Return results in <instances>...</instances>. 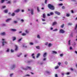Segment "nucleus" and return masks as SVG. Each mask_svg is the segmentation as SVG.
Here are the masks:
<instances>
[{
	"label": "nucleus",
	"mask_w": 77,
	"mask_h": 77,
	"mask_svg": "<svg viewBox=\"0 0 77 77\" xmlns=\"http://www.w3.org/2000/svg\"><path fill=\"white\" fill-rule=\"evenodd\" d=\"M70 50H72V47H70Z\"/></svg>",
	"instance_id": "obj_59"
},
{
	"label": "nucleus",
	"mask_w": 77,
	"mask_h": 77,
	"mask_svg": "<svg viewBox=\"0 0 77 77\" xmlns=\"http://www.w3.org/2000/svg\"><path fill=\"white\" fill-rule=\"evenodd\" d=\"M64 27V24H62V25L61 26V28H63V27Z\"/></svg>",
	"instance_id": "obj_26"
},
{
	"label": "nucleus",
	"mask_w": 77,
	"mask_h": 77,
	"mask_svg": "<svg viewBox=\"0 0 77 77\" xmlns=\"http://www.w3.org/2000/svg\"><path fill=\"white\" fill-rule=\"evenodd\" d=\"M60 64H61V63L60 62H58V64L60 66Z\"/></svg>",
	"instance_id": "obj_50"
},
{
	"label": "nucleus",
	"mask_w": 77,
	"mask_h": 77,
	"mask_svg": "<svg viewBox=\"0 0 77 77\" xmlns=\"http://www.w3.org/2000/svg\"><path fill=\"white\" fill-rule=\"evenodd\" d=\"M70 15V14H66V16L68 17H69Z\"/></svg>",
	"instance_id": "obj_21"
},
{
	"label": "nucleus",
	"mask_w": 77,
	"mask_h": 77,
	"mask_svg": "<svg viewBox=\"0 0 77 77\" xmlns=\"http://www.w3.org/2000/svg\"><path fill=\"white\" fill-rule=\"evenodd\" d=\"M55 13L56 14H57L58 15H60V12L57 11H55Z\"/></svg>",
	"instance_id": "obj_5"
},
{
	"label": "nucleus",
	"mask_w": 77,
	"mask_h": 77,
	"mask_svg": "<svg viewBox=\"0 0 77 77\" xmlns=\"http://www.w3.org/2000/svg\"><path fill=\"white\" fill-rule=\"evenodd\" d=\"M15 13H13L11 15V16H12V17H14V16H15Z\"/></svg>",
	"instance_id": "obj_25"
},
{
	"label": "nucleus",
	"mask_w": 77,
	"mask_h": 77,
	"mask_svg": "<svg viewBox=\"0 0 77 77\" xmlns=\"http://www.w3.org/2000/svg\"><path fill=\"white\" fill-rule=\"evenodd\" d=\"M20 11V10L19 9H17L16 10L14 11V12L18 13V12H19Z\"/></svg>",
	"instance_id": "obj_10"
},
{
	"label": "nucleus",
	"mask_w": 77,
	"mask_h": 77,
	"mask_svg": "<svg viewBox=\"0 0 77 77\" xmlns=\"http://www.w3.org/2000/svg\"><path fill=\"white\" fill-rule=\"evenodd\" d=\"M46 72H47V73H50V72H49L48 71H46Z\"/></svg>",
	"instance_id": "obj_62"
},
{
	"label": "nucleus",
	"mask_w": 77,
	"mask_h": 77,
	"mask_svg": "<svg viewBox=\"0 0 77 77\" xmlns=\"http://www.w3.org/2000/svg\"><path fill=\"white\" fill-rule=\"evenodd\" d=\"M58 68H59V66H58L55 67V69H57Z\"/></svg>",
	"instance_id": "obj_27"
},
{
	"label": "nucleus",
	"mask_w": 77,
	"mask_h": 77,
	"mask_svg": "<svg viewBox=\"0 0 77 77\" xmlns=\"http://www.w3.org/2000/svg\"><path fill=\"white\" fill-rule=\"evenodd\" d=\"M75 53L77 54V51H75Z\"/></svg>",
	"instance_id": "obj_64"
},
{
	"label": "nucleus",
	"mask_w": 77,
	"mask_h": 77,
	"mask_svg": "<svg viewBox=\"0 0 77 77\" xmlns=\"http://www.w3.org/2000/svg\"><path fill=\"white\" fill-rule=\"evenodd\" d=\"M11 18H8L6 20V22H8V21H9L10 20H11Z\"/></svg>",
	"instance_id": "obj_13"
},
{
	"label": "nucleus",
	"mask_w": 77,
	"mask_h": 77,
	"mask_svg": "<svg viewBox=\"0 0 77 77\" xmlns=\"http://www.w3.org/2000/svg\"><path fill=\"white\" fill-rule=\"evenodd\" d=\"M42 21H45V19H42Z\"/></svg>",
	"instance_id": "obj_42"
},
{
	"label": "nucleus",
	"mask_w": 77,
	"mask_h": 77,
	"mask_svg": "<svg viewBox=\"0 0 77 77\" xmlns=\"http://www.w3.org/2000/svg\"><path fill=\"white\" fill-rule=\"evenodd\" d=\"M35 56V54H32V57L33 58V59H35V56Z\"/></svg>",
	"instance_id": "obj_14"
},
{
	"label": "nucleus",
	"mask_w": 77,
	"mask_h": 77,
	"mask_svg": "<svg viewBox=\"0 0 77 77\" xmlns=\"http://www.w3.org/2000/svg\"><path fill=\"white\" fill-rule=\"evenodd\" d=\"M57 24V23L56 22H54L52 25V26H54L55 25H56Z\"/></svg>",
	"instance_id": "obj_8"
},
{
	"label": "nucleus",
	"mask_w": 77,
	"mask_h": 77,
	"mask_svg": "<svg viewBox=\"0 0 77 77\" xmlns=\"http://www.w3.org/2000/svg\"><path fill=\"white\" fill-rule=\"evenodd\" d=\"M50 14H47V15H48V16H50Z\"/></svg>",
	"instance_id": "obj_60"
},
{
	"label": "nucleus",
	"mask_w": 77,
	"mask_h": 77,
	"mask_svg": "<svg viewBox=\"0 0 77 77\" xmlns=\"http://www.w3.org/2000/svg\"><path fill=\"white\" fill-rule=\"evenodd\" d=\"M47 0H45V4H47Z\"/></svg>",
	"instance_id": "obj_38"
},
{
	"label": "nucleus",
	"mask_w": 77,
	"mask_h": 77,
	"mask_svg": "<svg viewBox=\"0 0 77 77\" xmlns=\"http://www.w3.org/2000/svg\"><path fill=\"white\" fill-rule=\"evenodd\" d=\"M36 48H37V49H40V47H39V46H36Z\"/></svg>",
	"instance_id": "obj_20"
},
{
	"label": "nucleus",
	"mask_w": 77,
	"mask_h": 77,
	"mask_svg": "<svg viewBox=\"0 0 77 77\" xmlns=\"http://www.w3.org/2000/svg\"><path fill=\"white\" fill-rule=\"evenodd\" d=\"M65 64H66V65H67V64H68V62H67V61H66L65 62Z\"/></svg>",
	"instance_id": "obj_43"
},
{
	"label": "nucleus",
	"mask_w": 77,
	"mask_h": 77,
	"mask_svg": "<svg viewBox=\"0 0 77 77\" xmlns=\"http://www.w3.org/2000/svg\"><path fill=\"white\" fill-rule=\"evenodd\" d=\"M66 74L67 75H69V72H67Z\"/></svg>",
	"instance_id": "obj_55"
},
{
	"label": "nucleus",
	"mask_w": 77,
	"mask_h": 77,
	"mask_svg": "<svg viewBox=\"0 0 77 77\" xmlns=\"http://www.w3.org/2000/svg\"><path fill=\"white\" fill-rule=\"evenodd\" d=\"M30 45H33V43L32 42H31L30 43Z\"/></svg>",
	"instance_id": "obj_41"
},
{
	"label": "nucleus",
	"mask_w": 77,
	"mask_h": 77,
	"mask_svg": "<svg viewBox=\"0 0 77 77\" xmlns=\"http://www.w3.org/2000/svg\"><path fill=\"white\" fill-rule=\"evenodd\" d=\"M57 52L55 51H52L53 54H57Z\"/></svg>",
	"instance_id": "obj_15"
},
{
	"label": "nucleus",
	"mask_w": 77,
	"mask_h": 77,
	"mask_svg": "<svg viewBox=\"0 0 77 77\" xmlns=\"http://www.w3.org/2000/svg\"><path fill=\"white\" fill-rule=\"evenodd\" d=\"M48 7L49 9H51V10H54L55 7L54 6L52 5L51 4H49L48 5Z\"/></svg>",
	"instance_id": "obj_1"
},
{
	"label": "nucleus",
	"mask_w": 77,
	"mask_h": 77,
	"mask_svg": "<svg viewBox=\"0 0 77 77\" xmlns=\"http://www.w3.org/2000/svg\"><path fill=\"white\" fill-rule=\"evenodd\" d=\"M37 9L38 11L39 12L40 11L39 10V8L37 7Z\"/></svg>",
	"instance_id": "obj_33"
},
{
	"label": "nucleus",
	"mask_w": 77,
	"mask_h": 77,
	"mask_svg": "<svg viewBox=\"0 0 77 77\" xmlns=\"http://www.w3.org/2000/svg\"><path fill=\"white\" fill-rule=\"evenodd\" d=\"M27 55L26 54L25 55H24L25 57H27Z\"/></svg>",
	"instance_id": "obj_56"
},
{
	"label": "nucleus",
	"mask_w": 77,
	"mask_h": 77,
	"mask_svg": "<svg viewBox=\"0 0 77 77\" xmlns=\"http://www.w3.org/2000/svg\"><path fill=\"white\" fill-rule=\"evenodd\" d=\"M26 33H29V32H28V31L27 30H26Z\"/></svg>",
	"instance_id": "obj_51"
},
{
	"label": "nucleus",
	"mask_w": 77,
	"mask_h": 77,
	"mask_svg": "<svg viewBox=\"0 0 77 77\" xmlns=\"http://www.w3.org/2000/svg\"><path fill=\"white\" fill-rule=\"evenodd\" d=\"M77 24L76 25L75 27V30H76V29H77Z\"/></svg>",
	"instance_id": "obj_40"
},
{
	"label": "nucleus",
	"mask_w": 77,
	"mask_h": 77,
	"mask_svg": "<svg viewBox=\"0 0 77 77\" xmlns=\"http://www.w3.org/2000/svg\"><path fill=\"white\" fill-rule=\"evenodd\" d=\"M45 14H43V18H45Z\"/></svg>",
	"instance_id": "obj_18"
},
{
	"label": "nucleus",
	"mask_w": 77,
	"mask_h": 77,
	"mask_svg": "<svg viewBox=\"0 0 77 77\" xmlns=\"http://www.w3.org/2000/svg\"><path fill=\"white\" fill-rule=\"evenodd\" d=\"M5 32H3L1 33V35H5Z\"/></svg>",
	"instance_id": "obj_19"
},
{
	"label": "nucleus",
	"mask_w": 77,
	"mask_h": 77,
	"mask_svg": "<svg viewBox=\"0 0 77 77\" xmlns=\"http://www.w3.org/2000/svg\"><path fill=\"white\" fill-rule=\"evenodd\" d=\"M12 75H13V73L10 74V77H12Z\"/></svg>",
	"instance_id": "obj_45"
},
{
	"label": "nucleus",
	"mask_w": 77,
	"mask_h": 77,
	"mask_svg": "<svg viewBox=\"0 0 77 77\" xmlns=\"http://www.w3.org/2000/svg\"><path fill=\"white\" fill-rule=\"evenodd\" d=\"M8 0H2L1 1V3H3L4 2H5V1H7Z\"/></svg>",
	"instance_id": "obj_12"
},
{
	"label": "nucleus",
	"mask_w": 77,
	"mask_h": 77,
	"mask_svg": "<svg viewBox=\"0 0 77 77\" xmlns=\"http://www.w3.org/2000/svg\"><path fill=\"white\" fill-rule=\"evenodd\" d=\"M62 8L63 9H65V7L64 6H63L62 7Z\"/></svg>",
	"instance_id": "obj_28"
},
{
	"label": "nucleus",
	"mask_w": 77,
	"mask_h": 77,
	"mask_svg": "<svg viewBox=\"0 0 77 77\" xmlns=\"http://www.w3.org/2000/svg\"><path fill=\"white\" fill-rule=\"evenodd\" d=\"M48 43L47 42L45 43V45H48Z\"/></svg>",
	"instance_id": "obj_35"
},
{
	"label": "nucleus",
	"mask_w": 77,
	"mask_h": 77,
	"mask_svg": "<svg viewBox=\"0 0 77 77\" xmlns=\"http://www.w3.org/2000/svg\"><path fill=\"white\" fill-rule=\"evenodd\" d=\"M53 14H53V12H51L50 13V15H53Z\"/></svg>",
	"instance_id": "obj_36"
},
{
	"label": "nucleus",
	"mask_w": 77,
	"mask_h": 77,
	"mask_svg": "<svg viewBox=\"0 0 77 77\" xmlns=\"http://www.w3.org/2000/svg\"><path fill=\"white\" fill-rule=\"evenodd\" d=\"M54 32H55L56 31H57V29H55L53 30Z\"/></svg>",
	"instance_id": "obj_31"
},
{
	"label": "nucleus",
	"mask_w": 77,
	"mask_h": 77,
	"mask_svg": "<svg viewBox=\"0 0 77 77\" xmlns=\"http://www.w3.org/2000/svg\"><path fill=\"white\" fill-rule=\"evenodd\" d=\"M21 21H22V22H24V20H23V19H22L21 20Z\"/></svg>",
	"instance_id": "obj_61"
},
{
	"label": "nucleus",
	"mask_w": 77,
	"mask_h": 77,
	"mask_svg": "<svg viewBox=\"0 0 77 77\" xmlns=\"http://www.w3.org/2000/svg\"><path fill=\"white\" fill-rule=\"evenodd\" d=\"M26 76H30V75H25V77H26Z\"/></svg>",
	"instance_id": "obj_52"
},
{
	"label": "nucleus",
	"mask_w": 77,
	"mask_h": 77,
	"mask_svg": "<svg viewBox=\"0 0 77 77\" xmlns=\"http://www.w3.org/2000/svg\"><path fill=\"white\" fill-rule=\"evenodd\" d=\"M9 49H8L6 51L7 52H9Z\"/></svg>",
	"instance_id": "obj_39"
},
{
	"label": "nucleus",
	"mask_w": 77,
	"mask_h": 77,
	"mask_svg": "<svg viewBox=\"0 0 77 77\" xmlns=\"http://www.w3.org/2000/svg\"><path fill=\"white\" fill-rule=\"evenodd\" d=\"M55 77H58V76H57V74H55Z\"/></svg>",
	"instance_id": "obj_49"
},
{
	"label": "nucleus",
	"mask_w": 77,
	"mask_h": 77,
	"mask_svg": "<svg viewBox=\"0 0 77 77\" xmlns=\"http://www.w3.org/2000/svg\"><path fill=\"white\" fill-rule=\"evenodd\" d=\"M14 23H17V21H14Z\"/></svg>",
	"instance_id": "obj_57"
},
{
	"label": "nucleus",
	"mask_w": 77,
	"mask_h": 77,
	"mask_svg": "<svg viewBox=\"0 0 77 77\" xmlns=\"http://www.w3.org/2000/svg\"><path fill=\"white\" fill-rule=\"evenodd\" d=\"M59 32L60 33H65V31L62 29H61L60 30Z\"/></svg>",
	"instance_id": "obj_4"
},
{
	"label": "nucleus",
	"mask_w": 77,
	"mask_h": 77,
	"mask_svg": "<svg viewBox=\"0 0 77 77\" xmlns=\"http://www.w3.org/2000/svg\"><path fill=\"white\" fill-rule=\"evenodd\" d=\"M46 60V58H44L43 59V60Z\"/></svg>",
	"instance_id": "obj_63"
},
{
	"label": "nucleus",
	"mask_w": 77,
	"mask_h": 77,
	"mask_svg": "<svg viewBox=\"0 0 77 77\" xmlns=\"http://www.w3.org/2000/svg\"><path fill=\"white\" fill-rule=\"evenodd\" d=\"M23 68L24 70H27V69H32L31 67L30 66H27L26 67V68Z\"/></svg>",
	"instance_id": "obj_2"
},
{
	"label": "nucleus",
	"mask_w": 77,
	"mask_h": 77,
	"mask_svg": "<svg viewBox=\"0 0 77 77\" xmlns=\"http://www.w3.org/2000/svg\"><path fill=\"white\" fill-rule=\"evenodd\" d=\"M2 41H3V42H2V45L3 46H4V45H5V44H7V42L5 41V39H2Z\"/></svg>",
	"instance_id": "obj_3"
},
{
	"label": "nucleus",
	"mask_w": 77,
	"mask_h": 77,
	"mask_svg": "<svg viewBox=\"0 0 77 77\" xmlns=\"http://www.w3.org/2000/svg\"><path fill=\"white\" fill-rule=\"evenodd\" d=\"M15 65H13L12 66V68H15Z\"/></svg>",
	"instance_id": "obj_34"
},
{
	"label": "nucleus",
	"mask_w": 77,
	"mask_h": 77,
	"mask_svg": "<svg viewBox=\"0 0 77 77\" xmlns=\"http://www.w3.org/2000/svg\"><path fill=\"white\" fill-rule=\"evenodd\" d=\"M22 36H26V34L24 33H23L22 34Z\"/></svg>",
	"instance_id": "obj_24"
},
{
	"label": "nucleus",
	"mask_w": 77,
	"mask_h": 77,
	"mask_svg": "<svg viewBox=\"0 0 77 77\" xmlns=\"http://www.w3.org/2000/svg\"><path fill=\"white\" fill-rule=\"evenodd\" d=\"M6 8V6H3L2 7V8L3 9H4V8Z\"/></svg>",
	"instance_id": "obj_54"
},
{
	"label": "nucleus",
	"mask_w": 77,
	"mask_h": 77,
	"mask_svg": "<svg viewBox=\"0 0 77 77\" xmlns=\"http://www.w3.org/2000/svg\"><path fill=\"white\" fill-rule=\"evenodd\" d=\"M12 38L13 39V41H15V40H16L17 39V38L15 37H12Z\"/></svg>",
	"instance_id": "obj_9"
},
{
	"label": "nucleus",
	"mask_w": 77,
	"mask_h": 77,
	"mask_svg": "<svg viewBox=\"0 0 77 77\" xmlns=\"http://www.w3.org/2000/svg\"><path fill=\"white\" fill-rule=\"evenodd\" d=\"M63 5V4H61L59 5V6H62Z\"/></svg>",
	"instance_id": "obj_46"
},
{
	"label": "nucleus",
	"mask_w": 77,
	"mask_h": 77,
	"mask_svg": "<svg viewBox=\"0 0 77 77\" xmlns=\"http://www.w3.org/2000/svg\"><path fill=\"white\" fill-rule=\"evenodd\" d=\"M11 31H13V32H16V31H17L16 29H11Z\"/></svg>",
	"instance_id": "obj_16"
},
{
	"label": "nucleus",
	"mask_w": 77,
	"mask_h": 77,
	"mask_svg": "<svg viewBox=\"0 0 77 77\" xmlns=\"http://www.w3.org/2000/svg\"><path fill=\"white\" fill-rule=\"evenodd\" d=\"M37 38H40V36H39V35H37Z\"/></svg>",
	"instance_id": "obj_37"
},
{
	"label": "nucleus",
	"mask_w": 77,
	"mask_h": 77,
	"mask_svg": "<svg viewBox=\"0 0 77 77\" xmlns=\"http://www.w3.org/2000/svg\"><path fill=\"white\" fill-rule=\"evenodd\" d=\"M21 39H22V38H20V39H19L18 41V42H20V41H21Z\"/></svg>",
	"instance_id": "obj_32"
},
{
	"label": "nucleus",
	"mask_w": 77,
	"mask_h": 77,
	"mask_svg": "<svg viewBox=\"0 0 77 77\" xmlns=\"http://www.w3.org/2000/svg\"><path fill=\"white\" fill-rule=\"evenodd\" d=\"M11 3V1H9L7 3V4H10Z\"/></svg>",
	"instance_id": "obj_30"
},
{
	"label": "nucleus",
	"mask_w": 77,
	"mask_h": 77,
	"mask_svg": "<svg viewBox=\"0 0 77 77\" xmlns=\"http://www.w3.org/2000/svg\"><path fill=\"white\" fill-rule=\"evenodd\" d=\"M11 51L12 52H14V50H13L11 49Z\"/></svg>",
	"instance_id": "obj_53"
},
{
	"label": "nucleus",
	"mask_w": 77,
	"mask_h": 77,
	"mask_svg": "<svg viewBox=\"0 0 77 77\" xmlns=\"http://www.w3.org/2000/svg\"><path fill=\"white\" fill-rule=\"evenodd\" d=\"M60 57H62V56H63V54H60Z\"/></svg>",
	"instance_id": "obj_47"
},
{
	"label": "nucleus",
	"mask_w": 77,
	"mask_h": 77,
	"mask_svg": "<svg viewBox=\"0 0 77 77\" xmlns=\"http://www.w3.org/2000/svg\"><path fill=\"white\" fill-rule=\"evenodd\" d=\"M47 53H45L43 54V57H45L46 56H47Z\"/></svg>",
	"instance_id": "obj_6"
},
{
	"label": "nucleus",
	"mask_w": 77,
	"mask_h": 77,
	"mask_svg": "<svg viewBox=\"0 0 77 77\" xmlns=\"http://www.w3.org/2000/svg\"><path fill=\"white\" fill-rule=\"evenodd\" d=\"M51 45H51V43H49L48 45V46L49 47H51Z\"/></svg>",
	"instance_id": "obj_22"
},
{
	"label": "nucleus",
	"mask_w": 77,
	"mask_h": 77,
	"mask_svg": "<svg viewBox=\"0 0 77 77\" xmlns=\"http://www.w3.org/2000/svg\"><path fill=\"white\" fill-rule=\"evenodd\" d=\"M31 15H33V10L32 9L31 10Z\"/></svg>",
	"instance_id": "obj_23"
},
{
	"label": "nucleus",
	"mask_w": 77,
	"mask_h": 77,
	"mask_svg": "<svg viewBox=\"0 0 77 77\" xmlns=\"http://www.w3.org/2000/svg\"><path fill=\"white\" fill-rule=\"evenodd\" d=\"M4 11L5 12V13L7 14V13H8V10H5Z\"/></svg>",
	"instance_id": "obj_17"
},
{
	"label": "nucleus",
	"mask_w": 77,
	"mask_h": 77,
	"mask_svg": "<svg viewBox=\"0 0 77 77\" xmlns=\"http://www.w3.org/2000/svg\"><path fill=\"white\" fill-rule=\"evenodd\" d=\"M68 25H72V24H71L70 23H68Z\"/></svg>",
	"instance_id": "obj_58"
},
{
	"label": "nucleus",
	"mask_w": 77,
	"mask_h": 77,
	"mask_svg": "<svg viewBox=\"0 0 77 77\" xmlns=\"http://www.w3.org/2000/svg\"><path fill=\"white\" fill-rule=\"evenodd\" d=\"M70 42H71V40H69L68 42V45H70V44H71V43H70Z\"/></svg>",
	"instance_id": "obj_29"
},
{
	"label": "nucleus",
	"mask_w": 77,
	"mask_h": 77,
	"mask_svg": "<svg viewBox=\"0 0 77 77\" xmlns=\"http://www.w3.org/2000/svg\"><path fill=\"white\" fill-rule=\"evenodd\" d=\"M15 50L16 51H17V50H18V46H17V45H15Z\"/></svg>",
	"instance_id": "obj_7"
},
{
	"label": "nucleus",
	"mask_w": 77,
	"mask_h": 77,
	"mask_svg": "<svg viewBox=\"0 0 77 77\" xmlns=\"http://www.w3.org/2000/svg\"><path fill=\"white\" fill-rule=\"evenodd\" d=\"M21 54H22V53L20 54V55H18L17 57H19V56H21Z\"/></svg>",
	"instance_id": "obj_48"
},
{
	"label": "nucleus",
	"mask_w": 77,
	"mask_h": 77,
	"mask_svg": "<svg viewBox=\"0 0 77 77\" xmlns=\"http://www.w3.org/2000/svg\"><path fill=\"white\" fill-rule=\"evenodd\" d=\"M40 55L41 54L40 53H38L36 56L37 58H38V57H39L40 56Z\"/></svg>",
	"instance_id": "obj_11"
},
{
	"label": "nucleus",
	"mask_w": 77,
	"mask_h": 77,
	"mask_svg": "<svg viewBox=\"0 0 77 77\" xmlns=\"http://www.w3.org/2000/svg\"><path fill=\"white\" fill-rule=\"evenodd\" d=\"M71 1L72 2H76V1H75V0H71Z\"/></svg>",
	"instance_id": "obj_44"
}]
</instances>
